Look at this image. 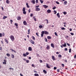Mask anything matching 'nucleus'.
Segmentation results:
<instances>
[{"label":"nucleus","instance_id":"59","mask_svg":"<svg viewBox=\"0 0 76 76\" xmlns=\"http://www.w3.org/2000/svg\"><path fill=\"white\" fill-rule=\"evenodd\" d=\"M10 21L11 23H12V22H13V20H10Z\"/></svg>","mask_w":76,"mask_h":76},{"label":"nucleus","instance_id":"11","mask_svg":"<svg viewBox=\"0 0 76 76\" xmlns=\"http://www.w3.org/2000/svg\"><path fill=\"white\" fill-rule=\"evenodd\" d=\"M32 48H31V47H29L28 48V51H32Z\"/></svg>","mask_w":76,"mask_h":76},{"label":"nucleus","instance_id":"12","mask_svg":"<svg viewBox=\"0 0 76 76\" xmlns=\"http://www.w3.org/2000/svg\"><path fill=\"white\" fill-rule=\"evenodd\" d=\"M47 38L48 39H51V37L50 36H48L47 37Z\"/></svg>","mask_w":76,"mask_h":76},{"label":"nucleus","instance_id":"28","mask_svg":"<svg viewBox=\"0 0 76 76\" xmlns=\"http://www.w3.org/2000/svg\"><path fill=\"white\" fill-rule=\"evenodd\" d=\"M45 21H46V22H47L46 23L48 24V19H46L45 20Z\"/></svg>","mask_w":76,"mask_h":76},{"label":"nucleus","instance_id":"45","mask_svg":"<svg viewBox=\"0 0 76 76\" xmlns=\"http://www.w3.org/2000/svg\"><path fill=\"white\" fill-rule=\"evenodd\" d=\"M9 69L10 70H14V69H13V68H10Z\"/></svg>","mask_w":76,"mask_h":76},{"label":"nucleus","instance_id":"3","mask_svg":"<svg viewBox=\"0 0 76 76\" xmlns=\"http://www.w3.org/2000/svg\"><path fill=\"white\" fill-rule=\"evenodd\" d=\"M29 41L30 42H31V43L32 44H35V42H34V41H33V40L31 39L29 40Z\"/></svg>","mask_w":76,"mask_h":76},{"label":"nucleus","instance_id":"10","mask_svg":"<svg viewBox=\"0 0 76 76\" xmlns=\"http://www.w3.org/2000/svg\"><path fill=\"white\" fill-rule=\"evenodd\" d=\"M56 15L58 18H60V14L59 13H57Z\"/></svg>","mask_w":76,"mask_h":76},{"label":"nucleus","instance_id":"53","mask_svg":"<svg viewBox=\"0 0 76 76\" xmlns=\"http://www.w3.org/2000/svg\"><path fill=\"white\" fill-rule=\"evenodd\" d=\"M55 35H56V36H58L57 34V33L56 32H55Z\"/></svg>","mask_w":76,"mask_h":76},{"label":"nucleus","instance_id":"60","mask_svg":"<svg viewBox=\"0 0 76 76\" xmlns=\"http://www.w3.org/2000/svg\"><path fill=\"white\" fill-rule=\"evenodd\" d=\"M37 57H39V54H37Z\"/></svg>","mask_w":76,"mask_h":76},{"label":"nucleus","instance_id":"39","mask_svg":"<svg viewBox=\"0 0 76 76\" xmlns=\"http://www.w3.org/2000/svg\"><path fill=\"white\" fill-rule=\"evenodd\" d=\"M55 2L56 3V4H60V3H59V2H58L57 1H56Z\"/></svg>","mask_w":76,"mask_h":76},{"label":"nucleus","instance_id":"32","mask_svg":"<svg viewBox=\"0 0 76 76\" xmlns=\"http://www.w3.org/2000/svg\"><path fill=\"white\" fill-rule=\"evenodd\" d=\"M25 7H23V12H25Z\"/></svg>","mask_w":76,"mask_h":76},{"label":"nucleus","instance_id":"48","mask_svg":"<svg viewBox=\"0 0 76 76\" xmlns=\"http://www.w3.org/2000/svg\"><path fill=\"white\" fill-rule=\"evenodd\" d=\"M4 62L6 63V62H7V60L6 59H4Z\"/></svg>","mask_w":76,"mask_h":76},{"label":"nucleus","instance_id":"62","mask_svg":"<svg viewBox=\"0 0 76 76\" xmlns=\"http://www.w3.org/2000/svg\"><path fill=\"white\" fill-rule=\"evenodd\" d=\"M45 41L46 42H47V39L46 38L45 39Z\"/></svg>","mask_w":76,"mask_h":76},{"label":"nucleus","instance_id":"5","mask_svg":"<svg viewBox=\"0 0 76 76\" xmlns=\"http://www.w3.org/2000/svg\"><path fill=\"white\" fill-rule=\"evenodd\" d=\"M46 49L47 50H50V46L48 45H47V47H46Z\"/></svg>","mask_w":76,"mask_h":76},{"label":"nucleus","instance_id":"42","mask_svg":"<svg viewBox=\"0 0 76 76\" xmlns=\"http://www.w3.org/2000/svg\"><path fill=\"white\" fill-rule=\"evenodd\" d=\"M53 12H55L54 14H56V13H57V12L55 10H54Z\"/></svg>","mask_w":76,"mask_h":76},{"label":"nucleus","instance_id":"7","mask_svg":"<svg viewBox=\"0 0 76 76\" xmlns=\"http://www.w3.org/2000/svg\"><path fill=\"white\" fill-rule=\"evenodd\" d=\"M43 7L45 8V9H47L48 7V6H47L45 5H43Z\"/></svg>","mask_w":76,"mask_h":76},{"label":"nucleus","instance_id":"44","mask_svg":"<svg viewBox=\"0 0 76 76\" xmlns=\"http://www.w3.org/2000/svg\"><path fill=\"white\" fill-rule=\"evenodd\" d=\"M29 62V60H26V63H28Z\"/></svg>","mask_w":76,"mask_h":76},{"label":"nucleus","instance_id":"2","mask_svg":"<svg viewBox=\"0 0 76 76\" xmlns=\"http://www.w3.org/2000/svg\"><path fill=\"white\" fill-rule=\"evenodd\" d=\"M10 37L12 41H14V40H15V37H14V36L11 35L10 36Z\"/></svg>","mask_w":76,"mask_h":76},{"label":"nucleus","instance_id":"9","mask_svg":"<svg viewBox=\"0 0 76 76\" xmlns=\"http://www.w3.org/2000/svg\"><path fill=\"white\" fill-rule=\"evenodd\" d=\"M46 64V67H47V68H48V69H51V67L49 66V65H48V64Z\"/></svg>","mask_w":76,"mask_h":76},{"label":"nucleus","instance_id":"35","mask_svg":"<svg viewBox=\"0 0 76 76\" xmlns=\"http://www.w3.org/2000/svg\"><path fill=\"white\" fill-rule=\"evenodd\" d=\"M62 46H64V47H66V43L65 42L64 44V45H62Z\"/></svg>","mask_w":76,"mask_h":76},{"label":"nucleus","instance_id":"52","mask_svg":"<svg viewBox=\"0 0 76 76\" xmlns=\"http://www.w3.org/2000/svg\"><path fill=\"white\" fill-rule=\"evenodd\" d=\"M40 63H42V61L41 59L39 60Z\"/></svg>","mask_w":76,"mask_h":76},{"label":"nucleus","instance_id":"49","mask_svg":"<svg viewBox=\"0 0 76 76\" xmlns=\"http://www.w3.org/2000/svg\"><path fill=\"white\" fill-rule=\"evenodd\" d=\"M70 34L71 35H74V33H70Z\"/></svg>","mask_w":76,"mask_h":76},{"label":"nucleus","instance_id":"37","mask_svg":"<svg viewBox=\"0 0 76 76\" xmlns=\"http://www.w3.org/2000/svg\"><path fill=\"white\" fill-rule=\"evenodd\" d=\"M23 56H24V57H26V54L23 53Z\"/></svg>","mask_w":76,"mask_h":76},{"label":"nucleus","instance_id":"24","mask_svg":"<svg viewBox=\"0 0 76 76\" xmlns=\"http://www.w3.org/2000/svg\"><path fill=\"white\" fill-rule=\"evenodd\" d=\"M39 28H40V29H41V28H42V27H43V26L42 25H40L39 26Z\"/></svg>","mask_w":76,"mask_h":76},{"label":"nucleus","instance_id":"29","mask_svg":"<svg viewBox=\"0 0 76 76\" xmlns=\"http://www.w3.org/2000/svg\"><path fill=\"white\" fill-rule=\"evenodd\" d=\"M40 2H41V4H42L44 2V1H42V0H39Z\"/></svg>","mask_w":76,"mask_h":76},{"label":"nucleus","instance_id":"46","mask_svg":"<svg viewBox=\"0 0 76 76\" xmlns=\"http://www.w3.org/2000/svg\"><path fill=\"white\" fill-rule=\"evenodd\" d=\"M3 37L2 33H0V37Z\"/></svg>","mask_w":76,"mask_h":76},{"label":"nucleus","instance_id":"54","mask_svg":"<svg viewBox=\"0 0 76 76\" xmlns=\"http://www.w3.org/2000/svg\"><path fill=\"white\" fill-rule=\"evenodd\" d=\"M36 35L37 37H39V35H38V33H36Z\"/></svg>","mask_w":76,"mask_h":76},{"label":"nucleus","instance_id":"23","mask_svg":"<svg viewBox=\"0 0 76 76\" xmlns=\"http://www.w3.org/2000/svg\"><path fill=\"white\" fill-rule=\"evenodd\" d=\"M34 76H39V74L37 73H35L34 74Z\"/></svg>","mask_w":76,"mask_h":76},{"label":"nucleus","instance_id":"26","mask_svg":"<svg viewBox=\"0 0 76 76\" xmlns=\"http://www.w3.org/2000/svg\"><path fill=\"white\" fill-rule=\"evenodd\" d=\"M43 72H44V73H45V74H47V71H45V70H43Z\"/></svg>","mask_w":76,"mask_h":76},{"label":"nucleus","instance_id":"50","mask_svg":"<svg viewBox=\"0 0 76 76\" xmlns=\"http://www.w3.org/2000/svg\"><path fill=\"white\" fill-rule=\"evenodd\" d=\"M28 12L29 13H30L31 12V8H30L28 10Z\"/></svg>","mask_w":76,"mask_h":76},{"label":"nucleus","instance_id":"47","mask_svg":"<svg viewBox=\"0 0 76 76\" xmlns=\"http://www.w3.org/2000/svg\"><path fill=\"white\" fill-rule=\"evenodd\" d=\"M56 7H53V10H54L55 9H56Z\"/></svg>","mask_w":76,"mask_h":76},{"label":"nucleus","instance_id":"43","mask_svg":"<svg viewBox=\"0 0 76 76\" xmlns=\"http://www.w3.org/2000/svg\"><path fill=\"white\" fill-rule=\"evenodd\" d=\"M31 66H32L33 67H35V65H34V64H32L31 65Z\"/></svg>","mask_w":76,"mask_h":76},{"label":"nucleus","instance_id":"17","mask_svg":"<svg viewBox=\"0 0 76 76\" xmlns=\"http://www.w3.org/2000/svg\"><path fill=\"white\" fill-rule=\"evenodd\" d=\"M47 12L48 13H49L51 12V11L50 10H48L47 11Z\"/></svg>","mask_w":76,"mask_h":76},{"label":"nucleus","instance_id":"4","mask_svg":"<svg viewBox=\"0 0 76 76\" xmlns=\"http://www.w3.org/2000/svg\"><path fill=\"white\" fill-rule=\"evenodd\" d=\"M40 10V8L38 7H36L35 9V11H39Z\"/></svg>","mask_w":76,"mask_h":76},{"label":"nucleus","instance_id":"31","mask_svg":"<svg viewBox=\"0 0 76 76\" xmlns=\"http://www.w3.org/2000/svg\"><path fill=\"white\" fill-rule=\"evenodd\" d=\"M23 14H24V15H26V12L25 11H23Z\"/></svg>","mask_w":76,"mask_h":76},{"label":"nucleus","instance_id":"6","mask_svg":"<svg viewBox=\"0 0 76 76\" xmlns=\"http://www.w3.org/2000/svg\"><path fill=\"white\" fill-rule=\"evenodd\" d=\"M17 19L18 20H20L21 19V17L19 16H18V17L17 18Z\"/></svg>","mask_w":76,"mask_h":76},{"label":"nucleus","instance_id":"16","mask_svg":"<svg viewBox=\"0 0 76 76\" xmlns=\"http://www.w3.org/2000/svg\"><path fill=\"white\" fill-rule=\"evenodd\" d=\"M51 46L53 48H54V44L51 43Z\"/></svg>","mask_w":76,"mask_h":76},{"label":"nucleus","instance_id":"61","mask_svg":"<svg viewBox=\"0 0 76 76\" xmlns=\"http://www.w3.org/2000/svg\"><path fill=\"white\" fill-rule=\"evenodd\" d=\"M61 66L62 67H64V64H61Z\"/></svg>","mask_w":76,"mask_h":76},{"label":"nucleus","instance_id":"38","mask_svg":"<svg viewBox=\"0 0 76 76\" xmlns=\"http://www.w3.org/2000/svg\"><path fill=\"white\" fill-rule=\"evenodd\" d=\"M33 18H34V20H35V21H37V19L35 18V17H33Z\"/></svg>","mask_w":76,"mask_h":76},{"label":"nucleus","instance_id":"57","mask_svg":"<svg viewBox=\"0 0 76 76\" xmlns=\"http://www.w3.org/2000/svg\"><path fill=\"white\" fill-rule=\"evenodd\" d=\"M64 15H66V14H67V12H64Z\"/></svg>","mask_w":76,"mask_h":76},{"label":"nucleus","instance_id":"34","mask_svg":"<svg viewBox=\"0 0 76 76\" xmlns=\"http://www.w3.org/2000/svg\"><path fill=\"white\" fill-rule=\"evenodd\" d=\"M29 54V52H26V56H28V55Z\"/></svg>","mask_w":76,"mask_h":76},{"label":"nucleus","instance_id":"63","mask_svg":"<svg viewBox=\"0 0 76 76\" xmlns=\"http://www.w3.org/2000/svg\"><path fill=\"white\" fill-rule=\"evenodd\" d=\"M57 72H60V69H57Z\"/></svg>","mask_w":76,"mask_h":76},{"label":"nucleus","instance_id":"14","mask_svg":"<svg viewBox=\"0 0 76 76\" xmlns=\"http://www.w3.org/2000/svg\"><path fill=\"white\" fill-rule=\"evenodd\" d=\"M31 3H33V4H35V0H32L31 1Z\"/></svg>","mask_w":76,"mask_h":76},{"label":"nucleus","instance_id":"13","mask_svg":"<svg viewBox=\"0 0 76 76\" xmlns=\"http://www.w3.org/2000/svg\"><path fill=\"white\" fill-rule=\"evenodd\" d=\"M52 59L53 60H56V58L54 57V56H52Z\"/></svg>","mask_w":76,"mask_h":76},{"label":"nucleus","instance_id":"20","mask_svg":"<svg viewBox=\"0 0 76 76\" xmlns=\"http://www.w3.org/2000/svg\"><path fill=\"white\" fill-rule=\"evenodd\" d=\"M7 18V17L6 16H4V17H3V19H6V18Z\"/></svg>","mask_w":76,"mask_h":76},{"label":"nucleus","instance_id":"21","mask_svg":"<svg viewBox=\"0 0 76 76\" xmlns=\"http://www.w3.org/2000/svg\"><path fill=\"white\" fill-rule=\"evenodd\" d=\"M26 5L27 6V8H29V7H30L28 5V3H26Z\"/></svg>","mask_w":76,"mask_h":76},{"label":"nucleus","instance_id":"40","mask_svg":"<svg viewBox=\"0 0 76 76\" xmlns=\"http://www.w3.org/2000/svg\"><path fill=\"white\" fill-rule=\"evenodd\" d=\"M2 35L3 37H4V35H5V34H4V32L2 33Z\"/></svg>","mask_w":76,"mask_h":76},{"label":"nucleus","instance_id":"56","mask_svg":"<svg viewBox=\"0 0 76 76\" xmlns=\"http://www.w3.org/2000/svg\"><path fill=\"white\" fill-rule=\"evenodd\" d=\"M3 63L4 64H6V63L4 62H3Z\"/></svg>","mask_w":76,"mask_h":76},{"label":"nucleus","instance_id":"25","mask_svg":"<svg viewBox=\"0 0 76 76\" xmlns=\"http://www.w3.org/2000/svg\"><path fill=\"white\" fill-rule=\"evenodd\" d=\"M28 32L27 33L28 34H30V29H29L28 30Z\"/></svg>","mask_w":76,"mask_h":76},{"label":"nucleus","instance_id":"51","mask_svg":"<svg viewBox=\"0 0 76 76\" xmlns=\"http://www.w3.org/2000/svg\"><path fill=\"white\" fill-rule=\"evenodd\" d=\"M61 29H62V30H65V28H64V27H63L62 28H61Z\"/></svg>","mask_w":76,"mask_h":76},{"label":"nucleus","instance_id":"55","mask_svg":"<svg viewBox=\"0 0 76 76\" xmlns=\"http://www.w3.org/2000/svg\"><path fill=\"white\" fill-rule=\"evenodd\" d=\"M33 14H30L31 17H32L33 16Z\"/></svg>","mask_w":76,"mask_h":76},{"label":"nucleus","instance_id":"18","mask_svg":"<svg viewBox=\"0 0 76 76\" xmlns=\"http://www.w3.org/2000/svg\"><path fill=\"white\" fill-rule=\"evenodd\" d=\"M5 42H7V44H9V41L7 40V39H5Z\"/></svg>","mask_w":76,"mask_h":76},{"label":"nucleus","instance_id":"41","mask_svg":"<svg viewBox=\"0 0 76 76\" xmlns=\"http://www.w3.org/2000/svg\"><path fill=\"white\" fill-rule=\"evenodd\" d=\"M72 51V49L71 48H70L69 49V53H71Z\"/></svg>","mask_w":76,"mask_h":76},{"label":"nucleus","instance_id":"64","mask_svg":"<svg viewBox=\"0 0 76 76\" xmlns=\"http://www.w3.org/2000/svg\"><path fill=\"white\" fill-rule=\"evenodd\" d=\"M64 50H65V51H67V48H66L64 49Z\"/></svg>","mask_w":76,"mask_h":76},{"label":"nucleus","instance_id":"27","mask_svg":"<svg viewBox=\"0 0 76 76\" xmlns=\"http://www.w3.org/2000/svg\"><path fill=\"white\" fill-rule=\"evenodd\" d=\"M33 39V40H35V38L34 36H32L31 37Z\"/></svg>","mask_w":76,"mask_h":76},{"label":"nucleus","instance_id":"36","mask_svg":"<svg viewBox=\"0 0 76 76\" xmlns=\"http://www.w3.org/2000/svg\"><path fill=\"white\" fill-rule=\"evenodd\" d=\"M58 57H61V55L60 54H59L58 55Z\"/></svg>","mask_w":76,"mask_h":76},{"label":"nucleus","instance_id":"30","mask_svg":"<svg viewBox=\"0 0 76 76\" xmlns=\"http://www.w3.org/2000/svg\"><path fill=\"white\" fill-rule=\"evenodd\" d=\"M6 55L8 57H10V55L9 53H7Z\"/></svg>","mask_w":76,"mask_h":76},{"label":"nucleus","instance_id":"19","mask_svg":"<svg viewBox=\"0 0 76 76\" xmlns=\"http://www.w3.org/2000/svg\"><path fill=\"white\" fill-rule=\"evenodd\" d=\"M11 57L12 58H15V56L13 54H11Z\"/></svg>","mask_w":76,"mask_h":76},{"label":"nucleus","instance_id":"1","mask_svg":"<svg viewBox=\"0 0 76 76\" xmlns=\"http://www.w3.org/2000/svg\"><path fill=\"white\" fill-rule=\"evenodd\" d=\"M45 35H48L49 34V32L47 31H42L41 32V37L42 38L44 36V34Z\"/></svg>","mask_w":76,"mask_h":76},{"label":"nucleus","instance_id":"58","mask_svg":"<svg viewBox=\"0 0 76 76\" xmlns=\"http://www.w3.org/2000/svg\"><path fill=\"white\" fill-rule=\"evenodd\" d=\"M10 50H11V51H12V52H13V51H14V50H13V49H10Z\"/></svg>","mask_w":76,"mask_h":76},{"label":"nucleus","instance_id":"15","mask_svg":"<svg viewBox=\"0 0 76 76\" xmlns=\"http://www.w3.org/2000/svg\"><path fill=\"white\" fill-rule=\"evenodd\" d=\"M14 25L16 26L17 28H18V23H15Z\"/></svg>","mask_w":76,"mask_h":76},{"label":"nucleus","instance_id":"22","mask_svg":"<svg viewBox=\"0 0 76 76\" xmlns=\"http://www.w3.org/2000/svg\"><path fill=\"white\" fill-rule=\"evenodd\" d=\"M64 5H66V4H67V2L66 1H65L64 2Z\"/></svg>","mask_w":76,"mask_h":76},{"label":"nucleus","instance_id":"8","mask_svg":"<svg viewBox=\"0 0 76 76\" xmlns=\"http://www.w3.org/2000/svg\"><path fill=\"white\" fill-rule=\"evenodd\" d=\"M23 23L24 25H27V23L26 21H23Z\"/></svg>","mask_w":76,"mask_h":76},{"label":"nucleus","instance_id":"33","mask_svg":"<svg viewBox=\"0 0 76 76\" xmlns=\"http://www.w3.org/2000/svg\"><path fill=\"white\" fill-rule=\"evenodd\" d=\"M6 2L7 4H9V0H6Z\"/></svg>","mask_w":76,"mask_h":76}]
</instances>
